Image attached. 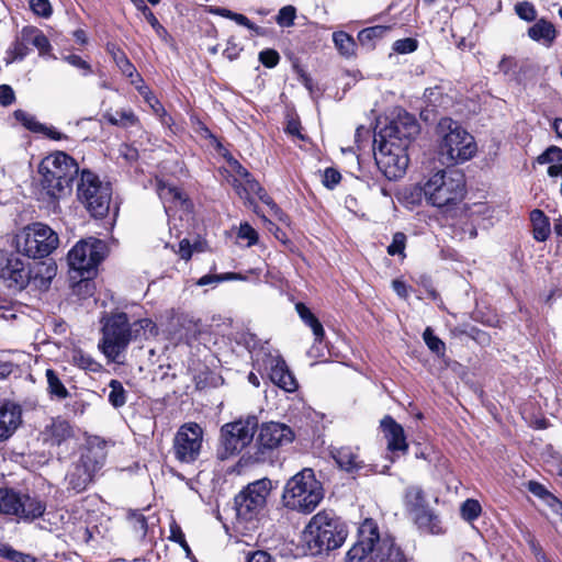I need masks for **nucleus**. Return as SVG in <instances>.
Segmentation results:
<instances>
[{"mask_svg": "<svg viewBox=\"0 0 562 562\" xmlns=\"http://www.w3.org/2000/svg\"><path fill=\"white\" fill-rule=\"evenodd\" d=\"M271 492V481L257 480L243 487L234 497V509L239 524L258 521L263 516Z\"/></svg>", "mask_w": 562, "mask_h": 562, "instance_id": "nucleus-11", "label": "nucleus"}, {"mask_svg": "<svg viewBox=\"0 0 562 562\" xmlns=\"http://www.w3.org/2000/svg\"><path fill=\"white\" fill-rule=\"evenodd\" d=\"M533 22L535 23L527 30L528 37L533 42L541 43L548 48L551 47L559 35L555 25L546 18L537 19Z\"/></svg>", "mask_w": 562, "mask_h": 562, "instance_id": "nucleus-28", "label": "nucleus"}, {"mask_svg": "<svg viewBox=\"0 0 562 562\" xmlns=\"http://www.w3.org/2000/svg\"><path fill=\"white\" fill-rule=\"evenodd\" d=\"M348 535L346 520L334 509L324 508L311 517L302 531L301 540L305 552L317 557L342 547Z\"/></svg>", "mask_w": 562, "mask_h": 562, "instance_id": "nucleus-2", "label": "nucleus"}, {"mask_svg": "<svg viewBox=\"0 0 562 562\" xmlns=\"http://www.w3.org/2000/svg\"><path fill=\"white\" fill-rule=\"evenodd\" d=\"M95 276H78L71 274V279L79 278L78 281L74 282L72 290L74 293L80 296L81 299L90 297L94 294L95 284L94 279Z\"/></svg>", "mask_w": 562, "mask_h": 562, "instance_id": "nucleus-42", "label": "nucleus"}, {"mask_svg": "<svg viewBox=\"0 0 562 562\" xmlns=\"http://www.w3.org/2000/svg\"><path fill=\"white\" fill-rule=\"evenodd\" d=\"M411 519L422 533L439 536L446 532L439 515L430 506L417 513Z\"/></svg>", "mask_w": 562, "mask_h": 562, "instance_id": "nucleus-27", "label": "nucleus"}, {"mask_svg": "<svg viewBox=\"0 0 562 562\" xmlns=\"http://www.w3.org/2000/svg\"><path fill=\"white\" fill-rule=\"evenodd\" d=\"M419 133L420 125L415 115L400 108L383 127L374 131L373 140H386L408 148Z\"/></svg>", "mask_w": 562, "mask_h": 562, "instance_id": "nucleus-14", "label": "nucleus"}, {"mask_svg": "<svg viewBox=\"0 0 562 562\" xmlns=\"http://www.w3.org/2000/svg\"><path fill=\"white\" fill-rule=\"evenodd\" d=\"M0 557L11 562H36V558L29 553L20 552L10 544L0 541Z\"/></svg>", "mask_w": 562, "mask_h": 562, "instance_id": "nucleus-46", "label": "nucleus"}, {"mask_svg": "<svg viewBox=\"0 0 562 562\" xmlns=\"http://www.w3.org/2000/svg\"><path fill=\"white\" fill-rule=\"evenodd\" d=\"M204 430L195 422L182 424L173 438L172 452L180 463H194L201 454Z\"/></svg>", "mask_w": 562, "mask_h": 562, "instance_id": "nucleus-17", "label": "nucleus"}, {"mask_svg": "<svg viewBox=\"0 0 562 562\" xmlns=\"http://www.w3.org/2000/svg\"><path fill=\"white\" fill-rule=\"evenodd\" d=\"M14 119L27 131L38 134L44 130V124L38 122L35 115L29 112L18 109L13 112Z\"/></svg>", "mask_w": 562, "mask_h": 562, "instance_id": "nucleus-44", "label": "nucleus"}, {"mask_svg": "<svg viewBox=\"0 0 562 562\" xmlns=\"http://www.w3.org/2000/svg\"><path fill=\"white\" fill-rule=\"evenodd\" d=\"M407 237L403 232H396L393 234L392 241L387 246L386 251L390 256H401L405 258Z\"/></svg>", "mask_w": 562, "mask_h": 562, "instance_id": "nucleus-49", "label": "nucleus"}, {"mask_svg": "<svg viewBox=\"0 0 562 562\" xmlns=\"http://www.w3.org/2000/svg\"><path fill=\"white\" fill-rule=\"evenodd\" d=\"M257 429L259 431L254 451L248 457L252 463L274 464L279 459L280 449L295 439L294 430L283 423L267 422L258 425Z\"/></svg>", "mask_w": 562, "mask_h": 562, "instance_id": "nucleus-7", "label": "nucleus"}, {"mask_svg": "<svg viewBox=\"0 0 562 562\" xmlns=\"http://www.w3.org/2000/svg\"><path fill=\"white\" fill-rule=\"evenodd\" d=\"M280 59V54L274 48H265L258 54L259 63L268 69L276 68L279 65Z\"/></svg>", "mask_w": 562, "mask_h": 562, "instance_id": "nucleus-53", "label": "nucleus"}, {"mask_svg": "<svg viewBox=\"0 0 562 562\" xmlns=\"http://www.w3.org/2000/svg\"><path fill=\"white\" fill-rule=\"evenodd\" d=\"M63 59L72 67L81 70L83 76H89L93 72L92 66L79 55L69 54L64 56Z\"/></svg>", "mask_w": 562, "mask_h": 562, "instance_id": "nucleus-59", "label": "nucleus"}, {"mask_svg": "<svg viewBox=\"0 0 562 562\" xmlns=\"http://www.w3.org/2000/svg\"><path fill=\"white\" fill-rule=\"evenodd\" d=\"M295 18L296 9L293 5H284L279 10L276 21L280 26L289 27L294 24Z\"/></svg>", "mask_w": 562, "mask_h": 562, "instance_id": "nucleus-55", "label": "nucleus"}, {"mask_svg": "<svg viewBox=\"0 0 562 562\" xmlns=\"http://www.w3.org/2000/svg\"><path fill=\"white\" fill-rule=\"evenodd\" d=\"M342 176L337 168L327 167L322 175V183L326 189H335L341 181Z\"/></svg>", "mask_w": 562, "mask_h": 562, "instance_id": "nucleus-54", "label": "nucleus"}, {"mask_svg": "<svg viewBox=\"0 0 562 562\" xmlns=\"http://www.w3.org/2000/svg\"><path fill=\"white\" fill-rule=\"evenodd\" d=\"M408 148L386 140H373V154L378 169L389 180L401 179L408 167Z\"/></svg>", "mask_w": 562, "mask_h": 562, "instance_id": "nucleus-15", "label": "nucleus"}, {"mask_svg": "<svg viewBox=\"0 0 562 562\" xmlns=\"http://www.w3.org/2000/svg\"><path fill=\"white\" fill-rule=\"evenodd\" d=\"M381 427L387 439V449L392 452L408 450L404 428L392 416L386 415L381 420Z\"/></svg>", "mask_w": 562, "mask_h": 562, "instance_id": "nucleus-26", "label": "nucleus"}, {"mask_svg": "<svg viewBox=\"0 0 562 562\" xmlns=\"http://www.w3.org/2000/svg\"><path fill=\"white\" fill-rule=\"evenodd\" d=\"M32 282L34 290L46 291L49 289L52 280L57 273V265L53 260H42L30 263Z\"/></svg>", "mask_w": 562, "mask_h": 562, "instance_id": "nucleus-25", "label": "nucleus"}, {"mask_svg": "<svg viewBox=\"0 0 562 562\" xmlns=\"http://www.w3.org/2000/svg\"><path fill=\"white\" fill-rule=\"evenodd\" d=\"M403 504L409 518L430 506L425 491L418 485H411L405 488Z\"/></svg>", "mask_w": 562, "mask_h": 562, "instance_id": "nucleus-30", "label": "nucleus"}, {"mask_svg": "<svg viewBox=\"0 0 562 562\" xmlns=\"http://www.w3.org/2000/svg\"><path fill=\"white\" fill-rule=\"evenodd\" d=\"M81 169L76 159L65 151L57 150L44 157L37 166L34 192L37 200L56 205L71 192L74 181L80 178Z\"/></svg>", "mask_w": 562, "mask_h": 562, "instance_id": "nucleus-1", "label": "nucleus"}, {"mask_svg": "<svg viewBox=\"0 0 562 562\" xmlns=\"http://www.w3.org/2000/svg\"><path fill=\"white\" fill-rule=\"evenodd\" d=\"M156 191L166 209H181L184 211L193 209L191 199L180 187L166 183L164 180H157Z\"/></svg>", "mask_w": 562, "mask_h": 562, "instance_id": "nucleus-23", "label": "nucleus"}, {"mask_svg": "<svg viewBox=\"0 0 562 562\" xmlns=\"http://www.w3.org/2000/svg\"><path fill=\"white\" fill-rule=\"evenodd\" d=\"M140 12L144 15L145 20L150 24L156 35L159 38L166 41L169 37V33L167 29L158 21L151 9L147 7Z\"/></svg>", "mask_w": 562, "mask_h": 562, "instance_id": "nucleus-52", "label": "nucleus"}, {"mask_svg": "<svg viewBox=\"0 0 562 562\" xmlns=\"http://www.w3.org/2000/svg\"><path fill=\"white\" fill-rule=\"evenodd\" d=\"M103 119L112 126L128 128L140 124L139 117L132 109L119 110L112 112L108 110L103 113Z\"/></svg>", "mask_w": 562, "mask_h": 562, "instance_id": "nucleus-35", "label": "nucleus"}, {"mask_svg": "<svg viewBox=\"0 0 562 562\" xmlns=\"http://www.w3.org/2000/svg\"><path fill=\"white\" fill-rule=\"evenodd\" d=\"M104 48L116 66L128 58L123 48L116 42L108 41Z\"/></svg>", "mask_w": 562, "mask_h": 562, "instance_id": "nucleus-62", "label": "nucleus"}, {"mask_svg": "<svg viewBox=\"0 0 562 562\" xmlns=\"http://www.w3.org/2000/svg\"><path fill=\"white\" fill-rule=\"evenodd\" d=\"M102 338L99 347L103 355L115 360L132 340L139 338V329L133 328L125 312L114 311L102 318Z\"/></svg>", "mask_w": 562, "mask_h": 562, "instance_id": "nucleus-8", "label": "nucleus"}, {"mask_svg": "<svg viewBox=\"0 0 562 562\" xmlns=\"http://www.w3.org/2000/svg\"><path fill=\"white\" fill-rule=\"evenodd\" d=\"M116 67L120 69L123 76L130 78L132 85H137V82L144 81L134 64L130 60V58H126Z\"/></svg>", "mask_w": 562, "mask_h": 562, "instance_id": "nucleus-57", "label": "nucleus"}, {"mask_svg": "<svg viewBox=\"0 0 562 562\" xmlns=\"http://www.w3.org/2000/svg\"><path fill=\"white\" fill-rule=\"evenodd\" d=\"M335 47L345 57L355 55L356 42L353 37L345 31H337L333 34Z\"/></svg>", "mask_w": 562, "mask_h": 562, "instance_id": "nucleus-40", "label": "nucleus"}, {"mask_svg": "<svg viewBox=\"0 0 562 562\" xmlns=\"http://www.w3.org/2000/svg\"><path fill=\"white\" fill-rule=\"evenodd\" d=\"M460 513L464 520L471 522L481 516L482 506L477 499L468 498L462 503Z\"/></svg>", "mask_w": 562, "mask_h": 562, "instance_id": "nucleus-47", "label": "nucleus"}, {"mask_svg": "<svg viewBox=\"0 0 562 562\" xmlns=\"http://www.w3.org/2000/svg\"><path fill=\"white\" fill-rule=\"evenodd\" d=\"M245 562H276V559L265 550L248 551Z\"/></svg>", "mask_w": 562, "mask_h": 562, "instance_id": "nucleus-64", "label": "nucleus"}, {"mask_svg": "<svg viewBox=\"0 0 562 562\" xmlns=\"http://www.w3.org/2000/svg\"><path fill=\"white\" fill-rule=\"evenodd\" d=\"M515 13L525 22H533L537 20V9L535 4L528 0L519 1L514 7Z\"/></svg>", "mask_w": 562, "mask_h": 562, "instance_id": "nucleus-48", "label": "nucleus"}, {"mask_svg": "<svg viewBox=\"0 0 562 562\" xmlns=\"http://www.w3.org/2000/svg\"><path fill=\"white\" fill-rule=\"evenodd\" d=\"M133 328L139 329V337L148 339L158 335V327L151 318H140L132 324Z\"/></svg>", "mask_w": 562, "mask_h": 562, "instance_id": "nucleus-51", "label": "nucleus"}, {"mask_svg": "<svg viewBox=\"0 0 562 562\" xmlns=\"http://www.w3.org/2000/svg\"><path fill=\"white\" fill-rule=\"evenodd\" d=\"M380 541L378 525L372 519H366L358 530V539L347 551L345 562H363L373 552Z\"/></svg>", "mask_w": 562, "mask_h": 562, "instance_id": "nucleus-19", "label": "nucleus"}, {"mask_svg": "<svg viewBox=\"0 0 562 562\" xmlns=\"http://www.w3.org/2000/svg\"><path fill=\"white\" fill-rule=\"evenodd\" d=\"M110 393L108 395L109 403L114 408L123 407L127 402V392L121 381L112 379L109 383Z\"/></svg>", "mask_w": 562, "mask_h": 562, "instance_id": "nucleus-43", "label": "nucleus"}, {"mask_svg": "<svg viewBox=\"0 0 562 562\" xmlns=\"http://www.w3.org/2000/svg\"><path fill=\"white\" fill-rule=\"evenodd\" d=\"M66 479L69 490H72L76 493H81L86 491L87 487L93 482L94 476L76 462L72 470L67 474Z\"/></svg>", "mask_w": 562, "mask_h": 562, "instance_id": "nucleus-36", "label": "nucleus"}, {"mask_svg": "<svg viewBox=\"0 0 562 562\" xmlns=\"http://www.w3.org/2000/svg\"><path fill=\"white\" fill-rule=\"evenodd\" d=\"M47 504L35 493L0 488V514L18 517L24 522H33L44 516Z\"/></svg>", "mask_w": 562, "mask_h": 562, "instance_id": "nucleus-12", "label": "nucleus"}, {"mask_svg": "<svg viewBox=\"0 0 562 562\" xmlns=\"http://www.w3.org/2000/svg\"><path fill=\"white\" fill-rule=\"evenodd\" d=\"M537 161L540 165L550 164L553 161H562V148L551 145L542 154L537 157Z\"/></svg>", "mask_w": 562, "mask_h": 562, "instance_id": "nucleus-58", "label": "nucleus"}, {"mask_svg": "<svg viewBox=\"0 0 562 562\" xmlns=\"http://www.w3.org/2000/svg\"><path fill=\"white\" fill-rule=\"evenodd\" d=\"M292 69L296 74L299 81L311 94H313L315 91L314 80L302 67L299 58H294L292 60Z\"/></svg>", "mask_w": 562, "mask_h": 562, "instance_id": "nucleus-50", "label": "nucleus"}, {"mask_svg": "<svg viewBox=\"0 0 562 562\" xmlns=\"http://www.w3.org/2000/svg\"><path fill=\"white\" fill-rule=\"evenodd\" d=\"M468 337L471 338L472 340H474L476 344H479L482 347H487L492 342L491 335L487 331L482 330L481 328H479L474 325L469 326Z\"/></svg>", "mask_w": 562, "mask_h": 562, "instance_id": "nucleus-60", "label": "nucleus"}, {"mask_svg": "<svg viewBox=\"0 0 562 562\" xmlns=\"http://www.w3.org/2000/svg\"><path fill=\"white\" fill-rule=\"evenodd\" d=\"M423 192L429 204L448 212L465 195V176L460 170H439L424 183Z\"/></svg>", "mask_w": 562, "mask_h": 562, "instance_id": "nucleus-4", "label": "nucleus"}, {"mask_svg": "<svg viewBox=\"0 0 562 562\" xmlns=\"http://www.w3.org/2000/svg\"><path fill=\"white\" fill-rule=\"evenodd\" d=\"M527 488L530 493H532L538 498L542 499L546 504L554 496V494L548 491L543 484L537 481H529L527 484Z\"/></svg>", "mask_w": 562, "mask_h": 562, "instance_id": "nucleus-63", "label": "nucleus"}, {"mask_svg": "<svg viewBox=\"0 0 562 562\" xmlns=\"http://www.w3.org/2000/svg\"><path fill=\"white\" fill-rule=\"evenodd\" d=\"M20 256L18 251L0 256V282L12 292H21L32 282L30 262Z\"/></svg>", "mask_w": 562, "mask_h": 562, "instance_id": "nucleus-18", "label": "nucleus"}, {"mask_svg": "<svg viewBox=\"0 0 562 562\" xmlns=\"http://www.w3.org/2000/svg\"><path fill=\"white\" fill-rule=\"evenodd\" d=\"M126 521L134 536L143 540L148 531V521L145 515L139 509H128L126 514Z\"/></svg>", "mask_w": 562, "mask_h": 562, "instance_id": "nucleus-38", "label": "nucleus"}, {"mask_svg": "<svg viewBox=\"0 0 562 562\" xmlns=\"http://www.w3.org/2000/svg\"><path fill=\"white\" fill-rule=\"evenodd\" d=\"M45 378L47 383L46 392L50 400L63 401L70 396L60 374L56 370L52 368L46 369Z\"/></svg>", "mask_w": 562, "mask_h": 562, "instance_id": "nucleus-34", "label": "nucleus"}, {"mask_svg": "<svg viewBox=\"0 0 562 562\" xmlns=\"http://www.w3.org/2000/svg\"><path fill=\"white\" fill-rule=\"evenodd\" d=\"M324 495L323 483L316 479L314 470L304 468L288 480L281 499L285 508L307 515L315 510Z\"/></svg>", "mask_w": 562, "mask_h": 562, "instance_id": "nucleus-3", "label": "nucleus"}, {"mask_svg": "<svg viewBox=\"0 0 562 562\" xmlns=\"http://www.w3.org/2000/svg\"><path fill=\"white\" fill-rule=\"evenodd\" d=\"M436 131L441 137L439 154L449 165L465 162L475 155L477 147L474 137L458 121L441 117Z\"/></svg>", "mask_w": 562, "mask_h": 562, "instance_id": "nucleus-5", "label": "nucleus"}, {"mask_svg": "<svg viewBox=\"0 0 562 562\" xmlns=\"http://www.w3.org/2000/svg\"><path fill=\"white\" fill-rule=\"evenodd\" d=\"M295 311L299 314L301 321L312 329L314 341L322 344L325 339V330L318 317L303 302H297L295 304Z\"/></svg>", "mask_w": 562, "mask_h": 562, "instance_id": "nucleus-31", "label": "nucleus"}, {"mask_svg": "<svg viewBox=\"0 0 562 562\" xmlns=\"http://www.w3.org/2000/svg\"><path fill=\"white\" fill-rule=\"evenodd\" d=\"M237 236L240 239H246L248 246H254L259 240L257 231L248 222L240 224Z\"/></svg>", "mask_w": 562, "mask_h": 562, "instance_id": "nucleus-61", "label": "nucleus"}, {"mask_svg": "<svg viewBox=\"0 0 562 562\" xmlns=\"http://www.w3.org/2000/svg\"><path fill=\"white\" fill-rule=\"evenodd\" d=\"M106 457V441L100 437H93L87 441L77 463L95 477L105 464Z\"/></svg>", "mask_w": 562, "mask_h": 562, "instance_id": "nucleus-21", "label": "nucleus"}, {"mask_svg": "<svg viewBox=\"0 0 562 562\" xmlns=\"http://www.w3.org/2000/svg\"><path fill=\"white\" fill-rule=\"evenodd\" d=\"M418 48V41L413 37H405L393 43L392 49L401 55L414 53Z\"/></svg>", "mask_w": 562, "mask_h": 562, "instance_id": "nucleus-56", "label": "nucleus"}, {"mask_svg": "<svg viewBox=\"0 0 562 562\" xmlns=\"http://www.w3.org/2000/svg\"><path fill=\"white\" fill-rule=\"evenodd\" d=\"M228 167L233 172L232 179H229V183L235 190V186H239L247 190L248 181L256 180L254 176L245 168L236 158L229 157L227 159Z\"/></svg>", "mask_w": 562, "mask_h": 562, "instance_id": "nucleus-37", "label": "nucleus"}, {"mask_svg": "<svg viewBox=\"0 0 562 562\" xmlns=\"http://www.w3.org/2000/svg\"><path fill=\"white\" fill-rule=\"evenodd\" d=\"M74 366L89 372H99L102 366L95 361L89 353L81 349H75L71 355Z\"/></svg>", "mask_w": 562, "mask_h": 562, "instance_id": "nucleus-41", "label": "nucleus"}, {"mask_svg": "<svg viewBox=\"0 0 562 562\" xmlns=\"http://www.w3.org/2000/svg\"><path fill=\"white\" fill-rule=\"evenodd\" d=\"M43 440L49 446H61L75 438V428L69 420L61 416L53 417L50 424L42 431Z\"/></svg>", "mask_w": 562, "mask_h": 562, "instance_id": "nucleus-24", "label": "nucleus"}, {"mask_svg": "<svg viewBox=\"0 0 562 562\" xmlns=\"http://www.w3.org/2000/svg\"><path fill=\"white\" fill-rule=\"evenodd\" d=\"M112 184L102 181L94 171L81 169L77 183V200L85 206L91 217L102 220L108 216L112 201Z\"/></svg>", "mask_w": 562, "mask_h": 562, "instance_id": "nucleus-6", "label": "nucleus"}, {"mask_svg": "<svg viewBox=\"0 0 562 562\" xmlns=\"http://www.w3.org/2000/svg\"><path fill=\"white\" fill-rule=\"evenodd\" d=\"M263 363L268 370V376L274 385L289 393L297 390L299 383L282 356L266 353Z\"/></svg>", "mask_w": 562, "mask_h": 562, "instance_id": "nucleus-20", "label": "nucleus"}, {"mask_svg": "<svg viewBox=\"0 0 562 562\" xmlns=\"http://www.w3.org/2000/svg\"><path fill=\"white\" fill-rule=\"evenodd\" d=\"M423 339L428 349L437 357H443L446 355V344L435 335L431 327H426L423 333Z\"/></svg>", "mask_w": 562, "mask_h": 562, "instance_id": "nucleus-45", "label": "nucleus"}, {"mask_svg": "<svg viewBox=\"0 0 562 562\" xmlns=\"http://www.w3.org/2000/svg\"><path fill=\"white\" fill-rule=\"evenodd\" d=\"M330 456L338 467L348 473L359 472L364 468V462L359 459L358 448L350 446L333 448Z\"/></svg>", "mask_w": 562, "mask_h": 562, "instance_id": "nucleus-29", "label": "nucleus"}, {"mask_svg": "<svg viewBox=\"0 0 562 562\" xmlns=\"http://www.w3.org/2000/svg\"><path fill=\"white\" fill-rule=\"evenodd\" d=\"M529 220L533 239L539 243L548 240L551 234V225L546 213L540 209H533L529 214Z\"/></svg>", "mask_w": 562, "mask_h": 562, "instance_id": "nucleus-32", "label": "nucleus"}, {"mask_svg": "<svg viewBox=\"0 0 562 562\" xmlns=\"http://www.w3.org/2000/svg\"><path fill=\"white\" fill-rule=\"evenodd\" d=\"M258 428L256 415H249L245 419L239 418L227 423L221 428V458L226 459L238 454L254 439Z\"/></svg>", "mask_w": 562, "mask_h": 562, "instance_id": "nucleus-13", "label": "nucleus"}, {"mask_svg": "<svg viewBox=\"0 0 562 562\" xmlns=\"http://www.w3.org/2000/svg\"><path fill=\"white\" fill-rule=\"evenodd\" d=\"M391 31L389 25H373L358 33V41L362 46H375V41L383 38Z\"/></svg>", "mask_w": 562, "mask_h": 562, "instance_id": "nucleus-39", "label": "nucleus"}, {"mask_svg": "<svg viewBox=\"0 0 562 562\" xmlns=\"http://www.w3.org/2000/svg\"><path fill=\"white\" fill-rule=\"evenodd\" d=\"M22 422L20 404L11 400L0 402V442L9 440L22 425Z\"/></svg>", "mask_w": 562, "mask_h": 562, "instance_id": "nucleus-22", "label": "nucleus"}, {"mask_svg": "<svg viewBox=\"0 0 562 562\" xmlns=\"http://www.w3.org/2000/svg\"><path fill=\"white\" fill-rule=\"evenodd\" d=\"M14 245L15 251L27 259H44L58 247L59 237L47 224L34 222L15 235Z\"/></svg>", "mask_w": 562, "mask_h": 562, "instance_id": "nucleus-9", "label": "nucleus"}, {"mask_svg": "<svg viewBox=\"0 0 562 562\" xmlns=\"http://www.w3.org/2000/svg\"><path fill=\"white\" fill-rule=\"evenodd\" d=\"M248 182L249 183L247 190L239 186H235V192L240 199L252 202V198L257 196L263 204L270 206L271 209L278 207L274 200L268 194L265 188L257 180H251Z\"/></svg>", "mask_w": 562, "mask_h": 562, "instance_id": "nucleus-33", "label": "nucleus"}, {"mask_svg": "<svg viewBox=\"0 0 562 562\" xmlns=\"http://www.w3.org/2000/svg\"><path fill=\"white\" fill-rule=\"evenodd\" d=\"M31 46L37 49L42 58H55L53 47L44 32L32 25L22 27L14 42L7 49V63L23 60L31 52Z\"/></svg>", "mask_w": 562, "mask_h": 562, "instance_id": "nucleus-16", "label": "nucleus"}, {"mask_svg": "<svg viewBox=\"0 0 562 562\" xmlns=\"http://www.w3.org/2000/svg\"><path fill=\"white\" fill-rule=\"evenodd\" d=\"M108 245L97 237L78 240L67 254V262L72 274L97 276L99 265L108 256Z\"/></svg>", "mask_w": 562, "mask_h": 562, "instance_id": "nucleus-10", "label": "nucleus"}]
</instances>
